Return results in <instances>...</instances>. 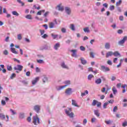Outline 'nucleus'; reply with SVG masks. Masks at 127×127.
I'll return each mask as SVG.
<instances>
[{
    "mask_svg": "<svg viewBox=\"0 0 127 127\" xmlns=\"http://www.w3.org/2000/svg\"><path fill=\"white\" fill-rule=\"evenodd\" d=\"M48 37V35L46 34H44L42 36V38L45 39V38H47Z\"/></svg>",
    "mask_w": 127,
    "mask_h": 127,
    "instance_id": "37",
    "label": "nucleus"
},
{
    "mask_svg": "<svg viewBox=\"0 0 127 127\" xmlns=\"http://www.w3.org/2000/svg\"><path fill=\"white\" fill-rule=\"evenodd\" d=\"M65 114L69 117V118H74V113L72 112L71 108H68V110L65 109Z\"/></svg>",
    "mask_w": 127,
    "mask_h": 127,
    "instance_id": "1",
    "label": "nucleus"
},
{
    "mask_svg": "<svg viewBox=\"0 0 127 127\" xmlns=\"http://www.w3.org/2000/svg\"><path fill=\"white\" fill-rule=\"evenodd\" d=\"M25 17L26 18H27V19H32V17H31V15H27Z\"/></svg>",
    "mask_w": 127,
    "mask_h": 127,
    "instance_id": "39",
    "label": "nucleus"
},
{
    "mask_svg": "<svg viewBox=\"0 0 127 127\" xmlns=\"http://www.w3.org/2000/svg\"><path fill=\"white\" fill-rule=\"evenodd\" d=\"M42 12H45V10H41L39 11L37 13V15H41V13H42Z\"/></svg>",
    "mask_w": 127,
    "mask_h": 127,
    "instance_id": "25",
    "label": "nucleus"
},
{
    "mask_svg": "<svg viewBox=\"0 0 127 127\" xmlns=\"http://www.w3.org/2000/svg\"><path fill=\"white\" fill-rule=\"evenodd\" d=\"M121 87H122V83H119L117 84V88H121Z\"/></svg>",
    "mask_w": 127,
    "mask_h": 127,
    "instance_id": "56",
    "label": "nucleus"
},
{
    "mask_svg": "<svg viewBox=\"0 0 127 127\" xmlns=\"http://www.w3.org/2000/svg\"><path fill=\"white\" fill-rule=\"evenodd\" d=\"M10 50H11V52H12V53H13L14 54H18V53L17 52H16L15 48H11Z\"/></svg>",
    "mask_w": 127,
    "mask_h": 127,
    "instance_id": "14",
    "label": "nucleus"
},
{
    "mask_svg": "<svg viewBox=\"0 0 127 127\" xmlns=\"http://www.w3.org/2000/svg\"><path fill=\"white\" fill-rule=\"evenodd\" d=\"M105 47L106 49H110V48L111 47V45H110V44L109 43H106L105 44Z\"/></svg>",
    "mask_w": 127,
    "mask_h": 127,
    "instance_id": "20",
    "label": "nucleus"
},
{
    "mask_svg": "<svg viewBox=\"0 0 127 127\" xmlns=\"http://www.w3.org/2000/svg\"><path fill=\"white\" fill-rule=\"evenodd\" d=\"M17 38L18 39V40H21V39H22V37L21 36V34H18L17 35Z\"/></svg>",
    "mask_w": 127,
    "mask_h": 127,
    "instance_id": "42",
    "label": "nucleus"
},
{
    "mask_svg": "<svg viewBox=\"0 0 127 127\" xmlns=\"http://www.w3.org/2000/svg\"><path fill=\"white\" fill-rule=\"evenodd\" d=\"M15 77H16V74H15V73H12L10 78V79H13V78H15Z\"/></svg>",
    "mask_w": 127,
    "mask_h": 127,
    "instance_id": "36",
    "label": "nucleus"
},
{
    "mask_svg": "<svg viewBox=\"0 0 127 127\" xmlns=\"http://www.w3.org/2000/svg\"><path fill=\"white\" fill-rule=\"evenodd\" d=\"M0 119H1V120H4L5 119V115L2 113H0Z\"/></svg>",
    "mask_w": 127,
    "mask_h": 127,
    "instance_id": "22",
    "label": "nucleus"
},
{
    "mask_svg": "<svg viewBox=\"0 0 127 127\" xmlns=\"http://www.w3.org/2000/svg\"><path fill=\"white\" fill-rule=\"evenodd\" d=\"M26 76H27L28 77H29V76H30V71H27L26 73Z\"/></svg>",
    "mask_w": 127,
    "mask_h": 127,
    "instance_id": "62",
    "label": "nucleus"
},
{
    "mask_svg": "<svg viewBox=\"0 0 127 127\" xmlns=\"http://www.w3.org/2000/svg\"><path fill=\"white\" fill-rule=\"evenodd\" d=\"M37 62H38L40 64H42V63H44L43 60H37Z\"/></svg>",
    "mask_w": 127,
    "mask_h": 127,
    "instance_id": "38",
    "label": "nucleus"
},
{
    "mask_svg": "<svg viewBox=\"0 0 127 127\" xmlns=\"http://www.w3.org/2000/svg\"><path fill=\"white\" fill-rule=\"evenodd\" d=\"M127 39V37H124L123 38V39L120 41L119 42H118V44H119V45H123V44H124V43H125V42L126 41Z\"/></svg>",
    "mask_w": 127,
    "mask_h": 127,
    "instance_id": "5",
    "label": "nucleus"
},
{
    "mask_svg": "<svg viewBox=\"0 0 127 127\" xmlns=\"http://www.w3.org/2000/svg\"><path fill=\"white\" fill-rule=\"evenodd\" d=\"M113 92V94L114 95H116V94H117V93H118V90H117V88H116V87L115 86H114L112 89Z\"/></svg>",
    "mask_w": 127,
    "mask_h": 127,
    "instance_id": "16",
    "label": "nucleus"
},
{
    "mask_svg": "<svg viewBox=\"0 0 127 127\" xmlns=\"http://www.w3.org/2000/svg\"><path fill=\"white\" fill-rule=\"evenodd\" d=\"M97 103H98V101L97 100H94L92 102V106H96V105H97Z\"/></svg>",
    "mask_w": 127,
    "mask_h": 127,
    "instance_id": "30",
    "label": "nucleus"
},
{
    "mask_svg": "<svg viewBox=\"0 0 127 127\" xmlns=\"http://www.w3.org/2000/svg\"><path fill=\"white\" fill-rule=\"evenodd\" d=\"M105 124H107V125H111V123H112V121H111V120L105 121Z\"/></svg>",
    "mask_w": 127,
    "mask_h": 127,
    "instance_id": "47",
    "label": "nucleus"
},
{
    "mask_svg": "<svg viewBox=\"0 0 127 127\" xmlns=\"http://www.w3.org/2000/svg\"><path fill=\"white\" fill-rule=\"evenodd\" d=\"M47 81H48V78H47V77H45L43 79V82L44 83H46V82H47Z\"/></svg>",
    "mask_w": 127,
    "mask_h": 127,
    "instance_id": "43",
    "label": "nucleus"
},
{
    "mask_svg": "<svg viewBox=\"0 0 127 127\" xmlns=\"http://www.w3.org/2000/svg\"><path fill=\"white\" fill-rule=\"evenodd\" d=\"M66 95H70L72 94V88H68L65 90Z\"/></svg>",
    "mask_w": 127,
    "mask_h": 127,
    "instance_id": "6",
    "label": "nucleus"
},
{
    "mask_svg": "<svg viewBox=\"0 0 127 127\" xmlns=\"http://www.w3.org/2000/svg\"><path fill=\"white\" fill-rule=\"evenodd\" d=\"M117 111H118V106H115L113 108V112H114V113H116V112H117Z\"/></svg>",
    "mask_w": 127,
    "mask_h": 127,
    "instance_id": "48",
    "label": "nucleus"
},
{
    "mask_svg": "<svg viewBox=\"0 0 127 127\" xmlns=\"http://www.w3.org/2000/svg\"><path fill=\"white\" fill-rule=\"evenodd\" d=\"M119 19L120 20H121V21H123V20H124V16H120L119 17Z\"/></svg>",
    "mask_w": 127,
    "mask_h": 127,
    "instance_id": "60",
    "label": "nucleus"
},
{
    "mask_svg": "<svg viewBox=\"0 0 127 127\" xmlns=\"http://www.w3.org/2000/svg\"><path fill=\"white\" fill-rule=\"evenodd\" d=\"M23 69V66L21 65H17L16 66L14 67V70H18L19 72H21Z\"/></svg>",
    "mask_w": 127,
    "mask_h": 127,
    "instance_id": "3",
    "label": "nucleus"
},
{
    "mask_svg": "<svg viewBox=\"0 0 127 127\" xmlns=\"http://www.w3.org/2000/svg\"><path fill=\"white\" fill-rule=\"evenodd\" d=\"M102 83V79L101 78H97L95 80V84L97 85H100Z\"/></svg>",
    "mask_w": 127,
    "mask_h": 127,
    "instance_id": "12",
    "label": "nucleus"
},
{
    "mask_svg": "<svg viewBox=\"0 0 127 127\" xmlns=\"http://www.w3.org/2000/svg\"><path fill=\"white\" fill-rule=\"evenodd\" d=\"M65 12H66L67 14H71V9H70L68 7H65Z\"/></svg>",
    "mask_w": 127,
    "mask_h": 127,
    "instance_id": "11",
    "label": "nucleus"
},
{
    "mask_svg": "<svg viewBox=\"0 0 127 127\" xmlns=\"http://www.w3.org/2000/svg\"><path fill=\"white\" fill-rule=\"evenodd\" d=\"M80 60L81 61L82 64H83V65H85V64H86L87 63V61L86 60H85V59H84V58H81L80 59Z\"/></svg>",
    "mask_w": 127,
    "mask_h": 127,
    "instance_id": "23",
    "label": "nucleus"
},
{
    "mask_svg": "<svg viewBox=\"0 0 127 127\" xmlns=\"http://www.w3.org/2000/svg\"><path fill=\"white\" fill-rule=\"evenodd\" d=\"M3 54L4 55H8V52L7 50H5L3 51Z\"/></svg>",
    "mask_w": 127,
    "mask_h": 127,
    "instance_id": "49",
    "label": "nucleus"
},
{
    "mask_svg": "<svg viewBox=\"0 0 127 127\" xmlns=\"http://www.w3.org/2000/svg\"><path fill=\"white\" fill-rule=\"evenodd\" d=\"M113 55L115 57H118V56H120V57H121V54L119 53V52H115L113 53Z\"/></svg>",
    "mask_w": 127,
    "mask_h": 127,
    "instance_id": "15",
    "label": "nucleus"
},
{
    "mask_svg": "<svg viewBox=\"0 0 127 127\" xmlns=\"http://www.w3.org/2000/svg\"><path fill=\"white\" fill-rule=\"evenodd\" d=\"M84 32H90V30H89V28L86 27L83 29Z\"/></svg>",
    "mask_w": 127,
    "mask_h": 127,
    "instance_id": "34",
    "label": "nucleus"
},
{
    "mask_svg": "<svg viewBox=\"0 0 127 127\" xmlns=\"http://www.w3.org/2000/svg\"><path fill=\"white\" fill-rule=\"evenodd\" d=\"M61 66L63 68H64L65 69H68V66L65 64V63H63L61 64Z\"/></svg>",
    "mask_w": 127,
    "mask_h": 127,
    "instance_id": "26",
    "label": "nucleus"
},
{
    "mask_svg": "<svg viewBox=\"0 0 127 127\" xmlns=\"http://www.w3.org/2000/svg\"><path fill=\"white\" fill-rule=\"evenodd\" d=\"M71 105H72V106H74V107H77V108H79V106L77 105V103L74 100L72 99L71 100Z\"/></svg>",
    "mask_w": 127,
    "mask_h": 127,
    "instance_id": "13",
    "label": "nucleus"
},
{
    "mask_svg": "<svg viewBox=\"0 0 127 127\" xmlns=\"http://www.w3.org/2000/svg\"><path fill=\"white\" fill-rule=\"evenodd\" d=\"M34 110L36 112V113H39L40 111V106L35 105L34 107Z\"/></svg>",
    "mask_w": 127,
    "mask_h": 127,
    "instance_id": "8",
    "label": "nucleus"
},
{
    "mask_svg": "<svg viewBox=\"0 0 127 127\" xmlns=\"http://www.w3.org/2000/svg\"><path fill=\"white\" fill-rule=\"evenodd\" d=\"M121 4H122V0H119V1L117 2L116 3V5L117 6L121 5Z\"/></svg>",
    "mask_w": 127,
    "mask_h": 127,
    "instance_id": "45",
    "label": "nucleus"
},
{
    "mask_svg": "<svg viewBox=\"0 0 127 127\" xmlns=\"http://www.w3.org/2000/svg\"><path fill=\"white\" fill-rule=\"evenodd\" d=\"M114 102V100H111L108 102H107V103H108V104H113Z\"/></svg>",
    "mask_w": 127,
    "mask_h": 127,
    "instance_id": "55",
    "label": "nucleus"
},
{
    "mask_svg": "<svg viewBox=\"0 0 127 127\" xmlns=\"http://www.w3.org/2000/svg\"><path fill=\"white\" fill-rule=\"evenodd\" d=\"M39 31L41 33V35H43V34H44V33H45V31L44 30L40 29Z\"/></svg>",
    "mask_w": 127,
    "mask_h": 127,
    "instance_id": "35",
    "label": "nucleus"
},
{
    "mask_svg": "<svg viewBox=\"0 0 127 127\" xmlns=\"http://www.w3.org/2000/svg\"><path fill=\"white\" fill-rule=\"evenodd\" d=\"M7 70L8 71H12V66L11 65H7Z\"/></svg>",
    "mask_w": 127,
    "mask_h": 127,
    "instance_id": "27",
    "label": "nucleus"
},
{
    "mask_svg": "<svg viewBox=\"0 0 127 127\" xmlns=\"http://www.w3.org/2000/svg\"><path fill=\"white\" fill-rule=\"evenodd\" d=\"M40 79L39 77H36L34 80L32 81V85H35L37 82H38V80Z\"/></svg>",
    "mask_w": 127,
    "mask_h": 127,
    "instance_id": "9",
    "label": "nucleus"
},
{
    "mask_svg": "<svg viewBox=\"0 0 127 127\" xmlns=\"http://www.w3.org/2000/svg\"><path fill=\"white\" fill-rule=\"evenodd\" d=\"M94 114L97 117H100V113H99V110H94Z\"/></svg>",
    "mask_w": 127,
    "mask_h": 127,
    "instance_id": "21",
    "label": "nucleus"
},
{
    "mask_svg": "<svg viewBox=\"0 0 127 127\" xmlns=\"http://www.w3.org/2000/svg\"><path fill=\"white\" fill-rule=\"evenodd\" d=\"M62 32L63 33H65L66 32V29H65V28H63L62 29Z\"/></svg>",
    "mask_w": 127,
    "mask_h": 127,
    "instance_id": "58",
    "label": "nucleus"
},
{
    "mask_svg": "<svg viewBox=\"0 0 127 127\" xmlns=\"http://www.w3.org/2000/svg\"><path fill=\"white\" fill-rule=\"evenodd\" d=\"M54 23L52 22L49 23V27L50 28H53L54 27Z\"/></svg>",
    "mask_w": 127,
    "mask_h": 127,
    "instance_id": "18",
    "label": "nucleus"
},
{
    "mask_svg": "<svg viewBox=\"0 0 127 127\" xmlns=\"http://www.w3.org/2000/svg\"><path fill=\"white\" fill-rule=\"evenodd\" d=\"M17 1H18L19 3H21L22 6H23L24 5V3L21 1V0H17Z\"/></svg>",
    "mask_w": 127,
    "mask_h": 127,
    "instance_id": "40",
    "label": "nucleus"
},
{
    "mask_svg": "<svg viewBox=\"0 0 127 127\" xmlns=\"http://www.w3.org/2000/svg\"><path fill=\"white\" fill-rule=\"evenodd\" d=\"M123 32V30L119 29L118 30V33H119V34H122Z\"/></svg>",
    "mask_w": 127,
    "mask_h": 127,
    "instance_id": "52",
    "label": "nucleus"
},
{
    "mask_svg": "<svg viewBox=\"0 0 127 127\" xmlns=\"http://www.w3.org/2000/svg\"><path fill=\"white\" fill-rule=\"evenodd\" d=\"M70 28L73 31H75V26H74V24H70Z\"/></svg>",
    "mask_w": 127,
    "mask_h": 127,
    "instance_id": "29",
    "label": "nucleus"
},
{
    "mask_svg": "<svg viewBox=\"0 0 127 127\" xmlns=\"http://www.w3.org/2000/svg\"><path fill=\"white\" fill-rule=\"evenodd\" d=\"M70 52H72V57H77V50H71Z\"/></svg>",
    "mask_w": 127,
    "mask_h": 127,
    "instance_id": "7",
    "label": "nucleus"
},
{
    "mask_svg": "<svg viewBox=\"0 0 127 127\" xmlns=\"http://www.w3.org/2000/svg\"><path fill=\"white\" fill-rule=\"evenodd\" d=\"M127 84H124L122 86V88L124 89L123 90V93H126V87H127Z\"/></svg>",
    "mask_w": 127,
    "mask_h": 127,
    "instance_id": "28",
    "label": "nucleus"
},
{
    "mask_svg": "<svg viewBox=\"0 0 127 127\" xmlns=\"http://www.w3.org/2000/svg\"><path fill=\"white\" fill-rule=\"evenodd\" d=\"M33 124H34L35 126H37L38 124H40V119L38 118V116L36 115L33 117Z\"/></svg>",
    "mask_w": 127,
    "mask_h": 127,
    "instance_id": "2",
    "label": "nucleus"
},
{
    "mask_svg": "<svg viewBox=\"0 0 127 127\" xmlns=\"http://www.w3.org/2000/svg\"><path fill=\"white\" fill-rule=\"evenodd\" d=\"M27 121L29 122V123H30V122H31V118L30 117H28L27 119Z\"/></svg>",
    "mask_w": 127,
    "mask_h": 127,
    "instance_id": "57",
    "label": "nucleus"
},
{
    "mask_svg": "<svg viewBox=\"0 0 127 127\" xmlns=\"http://www.w3.org/2000/svg\"><path fill=\"white\" fill-rule=\"evenodd\" d=\"M90 57H91V58H95V56H94V53H93V52L90 53Z\"/></svg>",
    "mask_w": 127,
    "mask_h": 127,
    "instance_id": "51",
    "label": "nucleus"
},
{
    "mask_svg": "<svg viewBox=\"0 0 127 127\" xmlns=\"http://www.w3.org/2000/svg\"><path fill=\"white\" fill-rule=\"evenodd\" d=\"M10 111L12 113V115H16V112L12 109H10Z\"/></svg>",
    "mask_w": 127,
    "mask_h": 127,
    "instance_id": "46",
    "label": "nucleus"
},
{
    "mask_svg": "<svg viewBox=\"0 0 127 127\" xmlns=\"http://www.w3.org/2000/svg\"><path fill=\"white\" fill-rule=\"evenodd\" d=\"M92 78H94L93 74H89L88 76V80H91Z\"/></svg>",
    "mask_w": 127,
    "mask_h": 127,
    "instance_id": "32",
    "label": "nucleus"
},
{
    "mask_svg": "<svg viewBox=\"0 0 127 127\" xmlns=\"http://www.w3.org/2000/svg\"><path fill=\"white\" fill-rule=\"evenodd\" d=\"M12 14H13V15H15L16 16H18V15H19V14L16 11H13L12 12Z\"/></svg>",
    "mask_w": 127,
    "mask_h": 127,
    "instance_id": "24",
    "label": "nucleus"
},
{
    "mask_svg": "<svg viewBox=\"0 0 127 127\" xmlns=\"http://www.w3.org/2000/svg\"><path fill=\"white\" fill-rule=\"evenodd\" d=\"M101 68L102 71H103V72H108L110 71V68L106 67L105 65H101Z\"/></svg>",
    "mask_w": 127,
    "mask_h": 127,
    "instance_id": "4",
    "label": "nucleus"
},
{
    "mask_svg": "<svg viewBox=\"0 0 127 127\" xmlns=\"http://www.w3.org/2000/svg\"><path fill=\"white\" fill-rule=\"evenodd\" d=\"M58 7L59 8V10H60L61 11H63V10H64V7L61 6V4L58 5Z\"/></svg>",
    "mask_w": 127,
    "mask_h": 127,
    "instance_id": "17",
    "label": "nucleus"
},
{
    "mask_svg": "<svg viewBox=\"0 0 127 127\" xmlns=\"http://www.w3.org/2000/svg\"><path fill=\"white\" fill-rule=\"evenodd\" d=\"M101 106H102V103H101V102H97V107L98 108H99V107H101Z\"/></svg>",
    "mask_w": 127,
    "mask_h": 127,
    "instance_id": "50",
    "label": "nucleus"
},
{
    "mask_svg": "<svg viewBox=\"0 0 127 127\" xmlns=\"http://www.w3.org/2000/svg\"><path fill=\"white\" fill-rule=\"evenodd\" d=\"M113 55H114V53H113V52L112 51H110L106 53V58H109V57H110V56H113Z\"/></svg>",
    "mask_w": 127,
    "mask_h": 127,
    "instance_id": "10",
    "label": "nucleus"
},
{
    "mask_svg": "<svg viewBox=\"0 0 127 127\" xmlns=\"http://www.w3.org/2000/svg\"><path fill=\"white\" fill-rule=\"evenodd\" d=\"M83 125L85 126L87 124V119H84L83 122Z\"/></svg>",
    "mask_w": 127,
    "mask_h": 127,
    "instance_id": "61",
    "label": "nucleus"
},
{
    "mask_svg": "<svg viewBox=\"0 0 127 127\" xmlns=\"http://www.w3.org/2000/svg\"><path fill=\"white\" fill-rule=\"evenodd\" d=\"M59 47H60V44L59 43L56 44L54 46L55 50H58V48H59Z\"/></svg>",
    "mask_w": 127,
    "mask_h": 127,
    "instance_id": "19",
    "label": "nucleus"
},
{
    "mask_svg": "<svg viewBox=\"0 0 127 127\" xmlns=\"http://www.w3.org/2000/svg\"><path fill=\"white\" fill-rule=\"evenodd\" d=\"M1 104L2 106H5V105H6V102H5V101L2 100L1 101Z\"/></svg>",
    "mask_w": 127,
    "mask_h": 127,
    "instance_id": "33",
    "label": "nucleus"
},
{
    "mask_svg": "<svg viewBox=\"0 0 127 127\" xmlns=\"http://www.w3.org/2000/svg\"><path fill=\"white\" fill-rule=\"evenodd\" d=\"M67 86H68V85L66 84L65 85L61 86L60 87V90H61V89H63L64 88H65V87H67Z\"/></svg>",
    "mask_w": 127,
    "mask_h": 127,
    "instance_id": "54",
    "label": "nucleus"
},
{
    "mask_svg": "<svg viewBox=\"0 0 127 127\" xmlns=\"http://www.w3.org/2000/svg\"><path fill=\"white\" fill-rule=\"evenodd\" d=\"M110 10H114L115 9V6L114 5H111L110 7Z\"/></svg>",
    "mask_w": 127,
    "mask_h": 127,
    "instance_id": "53",
    "label": "nucleus"
},
{
    "mask_svg": "<svg viewBox=\"0 0 127 127\" xmlns=\"http://www.w3.org/2000/svg\"><path fill=\"white\" fill-rule=\"evenodd\" d=\"M80 49L81 50V51H85V50H86V48L83 46L80 47Z\"/></svg>",
    "mask_w": 127,
    "mask_h": 127,
    "instance_id": "44",
    "label": "nucleus"
},
{
    "mask_svg": "<svg viewBox=\"0 0 127 127\" xmlns=\"http://www.w3.org/2000/svg\"><path fill=\"white\" fill-rule=\"evenodd\" d=\"M108 105H109V103L108 102H106L103 104V108L104 109H107V106H108Z\"/></svg>",
    "mask_w": 127,
    "mask_h": 127,
    "instance_id": "41",
    "label": "nucleus"
},
{
    "mask_svg": "<svg viewBox=\"0 0 127 127\" xmlns=\"http://www.w3.org/2000/svg\"><path fill=\"white\" fill-rule=\"evenodd\" d=\"M51 36L53 37V39H56V38L58 37V35H54L53 33H52Z\"/></svg>",
    "mask_w": 127,
    "mask_h": 127,
    "instance_id": "31",
    "label": "nucleus"
},
{
    "mask_svg": "<svg viewBox=\"0 0 127 127\" xmlns=\"http://www.w3.org/2000/svg\"><path fill=\"white\" fill-rule=\"evenodd\" d=\"M107 64H108V65H112V61L111 60H108L107 61Z\"/></svg>",
    "mask_w": 127,
    "mask_h": 127,
    "instance_id": "59",
    "label": "nucleus"
},
{
    "mask_svg": "<svg viewBox=\"0 0 127 127\" xmlns=\"http://www.w3.org/2000/svg\"><path fill=\"white\" fill-rule=\"evenodd\" d=\"M116 76H112V78H111V81H115V80H116Z\"/></svg>",
    "mask_w": 127,
    "mask_h": 127,
    "instance_id": "63",
    "label": "nucleus"
},
{
    "mask_svg": "<svg viewBox=\"0 0 127 127\" xmlns=\"http://www.w3.org/2000/svg\"><path fill=\"white\" fill-rule=\"evenodd\" d=\"M122 126H123V127H127V122L123 123Z\"/></svg>",
    "mask_w": 127,
    "mask_h": 127,
    "instance_id": "64",
    "label": "nucleus"
}]
</instances>
